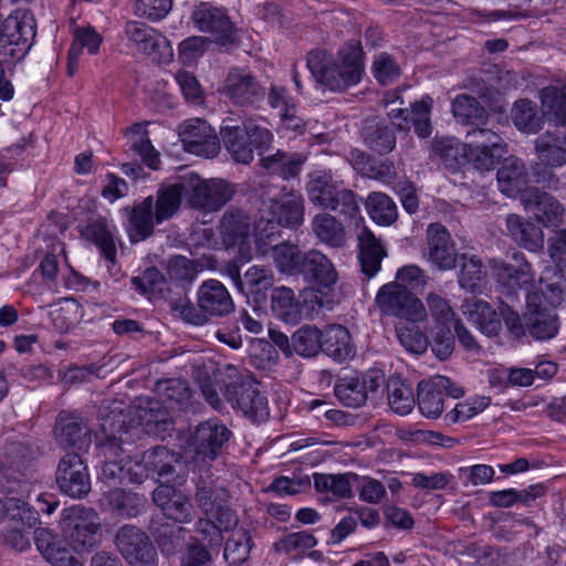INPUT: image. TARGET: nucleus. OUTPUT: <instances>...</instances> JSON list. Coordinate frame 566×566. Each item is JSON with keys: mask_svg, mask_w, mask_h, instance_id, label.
Masks as SVG:
<instances>
[{"mask_svg": "<svg viewBox=\"0 0 566 566\" xmlns=\"http://www.w3.org/2000/svg\"><path fill=\"white\" fill-rule=\"evenodd\" d=\"M432 153L451 172L467 166L490 171L500 164L506 149L503 144H434Z\"/></svg>", "mask_w": 566, "mask_h": 566, "instance_id": "3", "label": "nucleus"}, {"mask_svg": "<svg viewBox=\"0 0 566 566\" xmlns=\"http://www.w3.org/2000/svg\"><path fill=\"white\" fill-rule=\"evenodd\" d=\"M386 256V250L380 240L367 228L358 234V259L361 272L367 277H373L381 268V261Z\"/></svg>", "mask_w": 566, "mask_h": 566, "instance_id": "31", "label": "nucleus"}, {"mask_svg": "<svg viewBox=\"0 0 566 566\" xmlns=\"http://www.w3.org/2000/svg\"><path fill=\"white\" fill-rule=\"evenodd\" d=\"M384 384L385 374L380 369H369L338 378L334 395L343 406L356 409L364 406L368 396L377 392Z\"/></svg>", "mask_w": 566, "mask_h": 566, "instance_id": "8", "label": "nucleus"}, {"mask_svg": "<svg viewBox=\"0 0 566 566\" xmlns=\"http://www.w3.org/2000/svg\"><path fill=\"white\" fill-rule=\"evenodd\" d=\"M231 430L219 419L200 422L190 439L195 462H211L228 447Z\"/></svg>", "mask_w": 566, "mask_h": 566, "instance_id": "9", "label": "nucleus"}, {"mask_svg": "<svg viewBox=\"0 0 566 566\" xmlns=\"http://www.w3.org/2000/svg\"><path fill=\"white\" fill-rule=\"evenodd\" d=\"M321 350L335 361L344 363L355 356V347L346 327L334 324L322 329Z\"/></svg>", "mask_w": 566, "mask_h": 566, "instance_id": "28", "label": "nucleus"}, {"mask_svg": "<svg viewBox=\"0 0 566 566\" xmlns=\"http://www.w3.org/2000/svg\"><path fill=\"white\" fill-rule=\"evenodd\" d=\"M130 283L137 291L149 298L161 297L164 292L167 291V282L163 273L154 266L146 269L142 275L134 276Z\"/></svg>", "mask_w": 566, "mask_h": 566, "instance_id": "58", "label": "nucleus"}, {"mask_svg": "<svg viewBox=\"0 0 566 566\" xmlns=\"http://www.w3.org/2000/svg\"><path fill=\"white\" fill-rule=\"evenodd\" d=\"M322 329L314 325H304L292 334L293 353L305 358L316 356L322 347Z\"/></svg>", "mask_w": 566, "mask_h": 566, "instance_id": "53", "label": "nucleus"}, {"mask_svg": "<svg viewBox=\"0 0 566 566\" xmlns=\"http://www.w3.org/2000/svg\"><path fill=\"white\" fill-rule=\"evenodd\" d=\"M223 93L238 106L259 107L265 97V88L245 69H233L229 72Z\"/></svg>", "mask_w": 566, "mask_h": 566, "instance_id": "13", "label": "nucleus"}, {"mask_svg": "<svg viewBox=\"0 0 566 566\" xmlns=\"http://www.w3.org/2000/svg\"><path fill=\"white\" fill-rule=\"evenodd\" d=\"M306 67L317 88L345 93L363 82L366 52L360 40L345 42L335 55L326 49H313L306 55Z\"/></svg>", "mask_w": 566, "mask_h": 566, "instance_id": "1", "label": "nucleus"}, {"mask_svg": "<svg viewBox=\"0 0 566 566\" xmlns=\"http://www.w3.org/2000/svg\"><path fill=\"white\" fill-rule=\"evenodd\" d=\"M311 226L313 233L322 243L331 248L346 245L345 228L334 216L326 212L317 213Z\"/></svg>", "mask_w": 566, "mask_h": 566, "instance_id": "35", "label": "nucleus"}, {"mask_svg": "<svg viewBox=\"0 0 566 566\" xmlns=\"http://www.w3.org/2000/svg\"><path fill=\"white\" fill-rule=\"evenodd\" d=\"M457 265L460 266L459 285L463 290L475 292L484 276L481 259L473 254L462 253L458 258Z\"/></svg>", "mask_w": 566, "mask_h": 566, "instance_id": "51", "label": "nucleus"}, {"mask_svg": "<svg viewBox=\"0 0 566 566\" xmlns=\"http://www.w3.org/2000/svg\"><path fill=\"white\" fill-rule=\"evenodd\" d=\"M511 117L516 129L525 134H536L544 125V119L538 114L537 105L527 98H520L514 102Z\"/></svg>", "mask_w": 566, "mask_h": 566, "instance_id": "42", "label": "nucleus"}, {"mask_svg": "<svg viewBox=\"0 0 566 566\" xmlns=\"http://www.w3.org/2000/svg\"><path fill=\"white\" fill-rule=\"evenodd\" d=\"M525 211L545 227L558 226L563 221L564 207L551 193L537 187H527L520 195Z\"/></svg>", "mask_w": 566, "mask_h": 566, "instance_id": "16", "label": "nucleus"}, {"mask_svg": "<svg viewBox=\"0 0 566 566\" xmlns=\"http://www.w3.org/2000/svg\"><path fill=\"white\" fill-rule=\"evenodd\" d=\"M356 473L326 474L314 473V488L319 493H332L337 499H350L353 496L352 481H358Z\"/></svg>", "mask_w": 566, "mask_h": 566, "instance_id": "43", "label": "nucleus"}, {"mask_svg": "<svg viewBox=\"0 0 566 566\" xmlns=\"http://www.w3.org/2000/svg\"><path fill=\"white\" fill-rule=\"evenodd\" d=\"M172 311L188 324L206 325L211 318H221L234 311L228 289L218 280L202 282L197 291V303L188 300L172 304Z\"/></svg>", "mask_w": 566, "mask_h": 566, "instance_id": "2", "label": "nucleus"}, {"mask_svg": "<svg viewBox=\"0 0 566 566\" xmlns=\"http://www.w3.org/2000/svg\"><path fill=\"white\" fill-rule=\"evenodd\" d=\"M185 197L184 189H181V181L163 187L157 192L155 222L161 223L170 219L179 209L181 197Z\"/></svg>", "mask_w": 566, "mask_h": 566, "instance_id": "48", "label": "nucleus"}, {"mask_svg": "<svg viewBox=\"0 0 566 566\" xmlns=\"http://www.w3.org/2000/svg\"><path fill=\"white\" fill-rule=\"evenodd\" d=\"M102 43L103 36L93 25L77 27L66 54L67 77L72 78L77 73L83 51L86 50L90 55H96Z\"/></svg>", "mask_w": 566, "mask_h": 566, "instance_id": "24", "label": "nucleus"}, {"mask_svg": "<svg viewBox=\"0 0 566 566\" xmlns=\"http://www.w3.org/2000/svg\"><path fill=\"white\" fill-rule=\"evenodd\" d=\"M154 199L147 197L136 205L129 214V237L133 242L143 241L154 233Z\"/></svg>", "mask_w": 566, "mask_h": 566, "instance_id": "38", "label": "nucleus"}, {"mask_svg": "<svg viewBox=\"0 0 566 566\" xmlns=\"http://www.w3.org/2000/svg\"><path fill=\"white\" fill-rule=\"evenodd\" d=\"M426 255L428 261L440 271H449L457 266L460 254L450 232L441 223H431L427 229Z\"/></svg>", "mask_w": 566, "mask_h": 566, "instance_id": "17", "label": "nucleus"}, {"mask_svg": "<svg viewBox=\"0 0 566 566\" xmlns=\"http://www.w3.org/2000/svg\"><path fill=\"white\" fill-rule=\"evenodd\" d=\"M271 108H279L284 124L295 119L296 107L289 92L284 86L272 85L268 96Z\"/></svg>", "mask_w": 566, "mask_h": 566, "instance_id": "61", "label": "nucleus"}, {"mask_svg": "<svg viewBox=\"0 0 566 566\" xmlns=\"http://www.w3.org/2000/svg\"><path fill=\"white\" fill-rule=\"evenodd\" d=\"M370 72L380 86L391 85L401 75L399 63L388 52H380L374 55Z\"/></svg>", "mask_w": 566, "mask_h": 566, "instance_id": "56", "label": "nucleus"}, {"mask_svg": "<svg viewBox=\"0 0 566 566\" xmlns=\"http://www.w3.org/2000/svg\"><path fill=\"white\" fill-rule=\"evenodd\" d=\"M107 502L114 512L126 518H133L144 514L147 507V499L144 494L123 489L109 491Z\"/></svg>", "mask_w": 566, "mask_h": 566, "instance_id": "36", "label": "nucleus"}, {"mask_svg": "<svg viewBox=\"0 0 566 566\" xmlns=\"http://www.w3.org/2000/svg\"><path fill=\"white\" fill-rule=\"evenodd\" d=\"M93 509L71 506L63 512L62 531L77 553L88 552L98 542L99 523Z\"/></svg>", "mask_w": 566, "mask_h": 566, "instance_id": "5", "label": "nucleus"}, {"mask_svg": "<svg viewBox=\"0 0 566 566\" xmlns=\"http://www.w3.org/2000/svg\"><path fill=\"white\" fill-rule=\"evenodd\" d=\"M223 395L233 408L240 409L254 422H263L270 416L266 396L261 391L260 382L252 378H242L226 385Z\"/></svg>", "mask_w": 566, "mask_h": 566, "instance_id": "7", "label": "nucleus"}, {"mask_svg": "<svg viewBox=\"0 0 566 566\" xmlns=\"http://www.w3.org/2000/svg\"><path fill=\"white\" fill-rule=\"evenodd\" d=\"M497 181L503 192L520 191L527 184V171L524 163L510 156L503 159L502 166L497 170Z\"/></svg>", "mask_w": 566, "mask_h": 566, "instance_id": "44", "label": "nucleus"}, {"mask_svg": "<svg viewBox=\"0 0 566 566\" xmlns=\"http://www.w3.org/2000/svg\"><path fill=\"white\" fill-rule=\"evenodd\" d=\"M463 313L476 328L488 337L497 336L502 329L500 311L494 310L483 300H467L463 304Z\"/></svg>", "mask_w": 566, "mask_h": 566, "instance_id": "26", "label": "nucleus"}, {"mask_svg": "<svg viewBox=\"0 0 566 566\" xmlns=\"http://www.w3.org/2000/svg\"><path fill=\"white\" fill-rule=\"evenodd\" d=\"M172 3L174 0H137L135 14L151 22H158L167 17Z\"/></svg>", "mask_w": 566, "mask_h": 566, "instance_id": "64", "label": "nucleus"}, {"mask_svg": "<svg viewBox=\"0 0 566 566\" xmlns=\"http://www.w3.org/2000/svg\"><path fill=\"white\" fill-rule=\"evenodd\" d=\"M185 198L195 209L217 211L234 195L231 185L222 179L203 180L196 174L180 177Z\"/></svg>", "mask_w": 566, "mask_h": 566, "instance_id": "4", "label": "nucleus"}, {"mask_svg": "<svg viewBox=\"0 0 566 566\" xmlns=\"http://www.w3.org/2000/svg\"><path fill=\"white\" fill-rule=\"evenodd\" d=\"M271 308L274 315L285 323H297L302 318L293 290L285 286L275 287L272 291Z\"/></svg>", "mask_w": 566, "mask_h": 566, "instance_id": "46", "label": "nucleus"}, {"mask_svg": "<svg viewBox=\"0 0 566 566\" xmlns=\"http://www.w3.org/2000/svg\"><path fill=\"white\" fill-rule=\"evenodd\" d=\"M539 99L549 122L566 127V85H547L539 91Z\"/></svg>", "mask_w": 566, "mask_h": 566, "instance_id": "39", "label": "nucleus"}, {"mask_svg": "<svg viewBox=\"0 0 566 566\" xmlns=\"http://www.w3.org/2000/svg\"><path fill=\"white\" fill-rule=\"evenodd\" d=\"M193 516L195 510L192 503L186 495L178 493L175 499L170 500L166 505L161 515H156L155 517H165V521H171L170 523L179 525L190 523Z\"/></svg>", "mask_w": 566, "mask_h": 566, "instance_id": "59", "label": "nucleus"}, {"mask_svg": "<svg viewBox=\"0 0 566 566\" xmlns=\"http://www.w3.org/2000/svg\"><path fill=\"white\" fill-rule=\"evenodd\" d=\"M252 538L244 528L235 530L226 542L223 556L229 566H241L250 556Z\"/></svg>", "mask_w": 566, "mask_h": 566, "instance_id": "50", "label": "nucleus"}, {"mask_svg": "<svg viewBox=\"0 0 566 566\" xmlns=\"http://www.w3.org/2000/svg\"><path fill=\"white\" fill-rule=\"evenodd\" d=\"M261 156L260 164L265 169L272 172H279L284 179H290L297 176L305 161V157L292 154L287 155L281 150H276L275 154L264 156L263 153H259Z\"/></svg>", "mask_w": 566, "mask_h": 566, "instance_id": "45", "label": "nucleus"}, {"mask_svg": "<svg viewBox=\"0 0 566 566\" xmlns=\"http://www.w3.org/2000/svg\"><path fill=\"white\" fill-rule=\"evenodd\" d=\"M84 234L99 248L101 253L108 262H115L116 244L113 231L106 219L97 218L88 223L84 229Z\"/></svg>", "mask_w": 566, "mask_h": 566, "instance_id": "47", "label": "nucleus"}, {"mask_svg": "<svg viewBox=\"0 0 566 566\" xmlns=\"http://www.w3.org/2000/svg\"><path fill=\"white\" fill-rule=\"evenodd\" d=\"M149 478L165 483L180 484L186 473L181 457L164 446H157L143 453Z\"/></svg>", "mask_w": 566, "mask_h": 566, "instance_id": "14", "label": "nucleus"}, {"mask_svg": "<svg viewBox=\"0 0 566 566\" xmlns=\"http://www.w3.org/2000/svg\"><path fill=\"white\" fill-rule=\"evenodd\" d=\"M36 35V21L29 9L14 10L3 22L0 42L15 46L23 55L31 49Z\"/></svg>", "mask_w": 566, "mask_h": 566, "instance_id": "15", "label": "nucleus"}, {"mask_svg": "<svg viewBox=\"0 0 566 566\" xmlns=\"http://www.w3.org/2000/svg\"><path fill=\"white\" fill-rule=\"evenodd\" d=\"M40 447L30 438H9L0 450V465L3 471H14L22 478L19 469L40 455Z\"/></svg>", "mask_w": 566, "mask_h": 566, "instance_id": "25", "label": "nucleus"}, {"mask_svg": "<svg viewBox=\"0 0 566 566\" xmlns=\"http://www.w3.org/2000/svg\"><path fill=\"white\" fill-rule=\"evenodd\" d=\"M327 209L349 220H354L360 216V206L357 196L349 189H339Z\"/></svg>", "mask_w": 566, "mask_h": 566, "instance_id": "62", "label": "nucleus"}, {"mask_svg": "<svg viewBox=\"0 0 566 566\" xmlns=\"http://www.w3.org/2000/svg\"><path fill=\"white\" fill-rule=\"evenodd\" d=\"M55 437L62 448L86 451L92 444L91 429L77 413L61 411L55 422Z\"/></svg>", "mask_w": 566, "mask_h": 566, "instance_id": "20", "label": "nucleus"}, {"mask_svg": "<svg viewBox=\"0 0 566 566\" xmlns=\"http://www.w3.org/2000/svg\"><path fill=\"white\" fill-rule=\"evenodd\" d=\"M387 401L391 411L399 416L409 415L417 402L410 384L400 377H389L386 382Z\"/></svg>", "mask_w": 566, "mask_h": 566, "instance_id": "37", "label": "nucleus"}, {"mask_svg": "<svg viewBox=\"0 0 566 566\" xmlns=\"http://www.w3.org/2000/svg\"><path fill=\"white\" fill-rule=\"evenodd\" d=\"M276 268L290 275H298L304 253L295 244L281 242L271 249Z\"/></svg>", "mask_w": 566, "mask_h": 566, "instance_id": "54", "label": "nucleus"}, {"mask_svg": "<svg viewBox=\"0 0 566 566\" xmlns=\"http://www.w3.org/2000/svg\"><path fill=\"white\" fill-rule=\"evenodd\" d=\"M369 217L379 226H390L397 220V206L382 192H371L366 200Z\"/></svg>", "mask_w": 566, "mask_h": 566, "instance_id": "49", "label": "nucleus"}, {"mask_svg": "<svg viewBox=\"0 0 566 566\" xmlns=\"http://www.w3.org/2000/svg\"><path fill=\"white\" fill-rule=\"evenodd\" d=\"M451 385L446 376H434L423 379L417 387V403L422 416L429 419H437L441 416L444 407V390Z\"/></svg>", "mask_w": 566, "mask_h": 566, "instance_id": "23", "label": "nucleus"}, {"mask_svg": "<svg viewBox=\"0 0 566 566\" xmlns=\"http://www.w3.org/2000/svg\"><path fill=\"white\" fill-rule=\"evenodd\" d=\"M228 491L218 485L211 475H200L196 481L195 501L205 515L227 503Z\"/></svg>", "mask_w": 566, "mask_h": 566, "instance_id": "34", "label": "nucleus"}, {"mask_svg": "<svg viewBox=\"0 0 566 566\" xmlns=\"http://www.w3.org/2000/svg\"><path fill=\"white\" fill-rule=\"evenodd\" d=\"M298 275L322 294H328L334 289L338 277L331 260L317 250L304 253Z\"/></svg>", "mask_w": 566, "mask_h": 566, "instance_id": "18", "label": "nucleus"}, {"mask_svg": "<svg viewBox=\"0 0 566 566\" xmlns=\"http://www.w3.org/2000/svg\"><path fill=\"white\" fill-rule=\"evenodd\" d=\"M375 303L385 316H395L412 323L426 316L422 302L407 286L398 282L382 285L376 295Z\"/></svg>", "mask_w": 566, "mask_h": 566, "instance_id": "6", "label": "nucleus"}, {"mask_svg": "<svg viewBox=\"0 0 566 566\" xmlns=\"http://www.w3.org/2000/svg\"><path fill=\"white\" fill-rule=\"evenodd\" d=\"M348 160L356 170L379 180L391 179L395 175L391 161L378 159L359 149H353Z\"/></svg>", "mask_w": 566, "mask_h": 566, "instance_id": "40", "label": "nucleus"}, {"mask_svg": "<svg viewBox=\"0 0 566 566\" xmlns=\"http://www.w3.org/2000/svg\"><path fill=\"white\" fill-rule=\"evenodd\" d=\"M138 51L157 63L167 64L172 59V46L170 41L153 28Z\"/></svg>", "mask_w": 566, "mask_h": 566, "instance_id": "57", "label": "nucleus"}, {"mask_svg": "<svg viewBox=\"0 0 566 566\" xmlns=\"http://www.w3.org/2000/svg\"><path fill=\"white\" fill-rule=\"evenodd\" d=\"M451 112L458 123L472 126V130H478L483 138L500 139L494 132L483 127L489 120V114L476 97L465 93L457 95L451 103Z\"/></svg>", "mask_w": 566, "mask_h": 566, "instance_id": "22", "label": "nucleus"}, {"mask_svg": "<svg viewBox=\"0 0 566 566\" xmlns=\"http://www.w3.org/2000/svg\"><path fill=\"white\" fill-rule=\"evenodd\" d=\"M228 274L233 280L235 286L243 294H258L272 287L274 277L270 268L266 266H251L244 274L242 280L240 276L239 268L235 264H229L227 269Z\"/></svg>", "mask_w": 566, "mask_h": 566, "instance_id": "32", "label": "nucleus"}, {"mask_svg": "<svg viewBox=\"0 0 566 566\" xmlns=\"http://www.w3.org/2000/svg\"><path fill=\"white\" fill-rule=\"evenodd\" d=\"M539 300L537 293L527 294V311L524 313L526 333L537 340H546L555 337L558 333V316L554 310L536 304Z\"/></svg>", "mask_w": 566, "mask_h": 566, "instance_id": "21", "label": "nucleus"}, {"mask_svg": "<svg viewBox=\"0 0 566 566\" xmlns=\"http://www.w3.org/2000/svg\"><path fill=\"white\" fill-rule=\"evenodd\" d=\"M115 544L132 566H157V553L149 537L139 527L123 525L116 533Z\"/></svg>", "mask_w": 566, "mask_h": 566, "instance_id": "12", "label": "nucleus"}, {"mask_svg": "<svg viewBox=\"0 0 566 566\" xmlns=\"http://www.w3.org/2000/svg\"><path fill=\"white\" fill-rule=\"evenodd\" d=\"M178 142H220L216 129L203 118H187L178 125Z\"/></svg>", "mask_w": 566, "mask_h": 566, "instance_id": "52", "label": "nucleus"}, {"mask_svg": "<svg viewBox=\"0 0 566 566\" xmlns=\"http://www.w3.org/2000/svg\"><path fill=\"white\" fill-rule=\"evenodd\" d=\"M304 198L300 192L291 191L273 199L269 216L277 219L285 228H298L304 222Z\"/></svg>", "mask_w": 566, "mask_h": 566, "instance_id": "27", "label": "nucleus"}, {"mask_svg": "<svg viewBox=\"0 0 566 566\" xmlns=\"http://www.w3.org/2000/svg\"><path fill=\"white\" fill-rule=\"evenodd\" d=\"M185 531L182 526L165 521V517L153 516L148 525L150 536L165 555H174L182 548Z\"/></svg>", "mask_w": 566, "mask_h": 566, "instance_id": "29", "label": "nucleus"}, {"mask_svg": "<svg viewBox=\"0 0 566 566\" xmlns=\"http://www.w3.org/2000/svg\"><path fill=\"white\" fill-rule=\"evenodd\" d=\"M55 482L62 493L73 499H83L90 493L88 468L77 452H67L60 459Z\"/></svg>", "mask_w": 566, "mask_h": 566, "instance_id": "11", "label": "nucleus"}, {"mask_svg": "<svg viewBox=\"0 0 566 566\" xmlns=\"http://www.w3.org/2000/svg\"><path fill=\"white\" fill-rule=\"evenodd\" d=\"M175 81L187 103L200 104L203 101V88L191 72L186 70L178 71L175 75Z\"/></svg>", "mask_w": 566, "mask_h": 566, "instance_id": "63", "label": "nucleus"}, {"mask_svg": "<svg viewBox=\"0 0 566 566\" xmlns=\"http://www.w3.org/2000/svg\"><path fill=\"white\" fill-rule=\"evenodd\" d=\"M431 349L433 354L440 359L444 360L451 356L454 349V334L451 332L449 325H436L430 329Z\"/></svg>", "mask_w": 566, "mask_h": 566, "instance_id": "60", "label": "nucleus"}, {"mask_svg": "<svg viewBox=\"0 0 566 566\" xmlns=\"http://www.w3.org/2000/svg\"><path fill=\"white\" fill-rule=\"evenodd\" d=\"M191 19L196 29L210 33L217 44L226 46L235 43V24L223 9L210 2H200L195 7Z\"/></svg>", "mask_w": 566, "mask_h": 566, "instance_id": "10", "label": "nucleus"}, {"mask_svg": "<svg viewBox=\"0 0 566 566\" xmlns=\"http://www.w3.org/2000/svg\"><path fill=\"white\" fill-rule=\"evenodd\" d=\"M506 226L512 239L522 248L531 252H536L543 248L544 233L532 221L517 214H510L506 218Z\"/></svg>", "mask_w": 566, "mask_h": 566, "instance_id": "33", "label": "nucleus"}, {"mask_svg": "<svg viewBox=\"0 0 566 566\" xmlns=\"http://www.w3.org/2000/svg\"><path fill=\"white\" fill-rule=\"evenodd\" d=\"M283 227L277 219L269 216V210L261 216L254 227V237L258 249L262 253H266L274 244L280 243L277 239Z\"/></svg>", "mask_w": 566, "mask_h": 566, "instance_id": "55", "label": "nucleus"}, {"mask_svg": "<svg viewBox=\"0 0 566 566\" xmlns=\"http://www.w3.org/2000/svg\"><path fill=\"white\" fill-rule=\"evenodd\" d=\"M516 265L502 260H492L491 270L501 289V292L509 298L515 297L517 291L532 281L531 265L524 256L513 254Z\"/></svg>", "mask_w": 566, "mask_h": 566, "instance_id": "19", "label": "nucleus"}, {"mask_svg": "<svg viewBox=\"0 0 566 566\" xmlns=\"http://www.w3.org/2000/svg\"><path fill=\"white\" fill-rule=\"evenodd\" d=\"M338 190L339 188L333 180L332 175L322 170L311 174L310 180L306 184L310 201L324 209L332 205L333 198Z\"/></svg>", "mask_w": 566, "mask_h": 566, "instance_id": "41", "label": "nucleus"}, {"mask_svg": "<svg viewBox=\"0 0 566 566\" xmlns=\"http://www.w3.org/2000/svg\"><path fill=\"white\" fill-rule=\"evenodd\" d=\"M220 233L227 247H239L243 251L250 237V219L240 209H229L220 222Z\"/></svg>", "mask_w": 566, "mask_h": 566, "instance_id": "30", "label": "nucleus"}]
</instances>
